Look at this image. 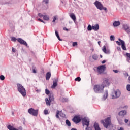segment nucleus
Here are the masks:
<instances>
[{
  "mask_svg": "<svg viewBox=\"0 0 130 130\" xmlns=\"http://www.w3.org/2000/svg\"><path fill=\"white\" fill-rule=\"evenodd\" d=\"M93 90L96 94H101L104 91V88L101 84H95L93 87Z\"/></svg>",
  "mask_w": 130,
  "mask_h": 130,
  "instance_id": "nucleus-1",
  "label": "nucleus"
},
{
  "mask_svg": "<svg viewBox=\"0 0 130 130\" xmlns=\"http://www.w3.org/2000/svg\"><path fill=\"white\" fill-rule=\"evenodd\" d=\"M17 89L18 92L21 94L23 97H26V94L27 92H26V89L24 88L22 85L20 84H17Z\"/></svg>",
  "mask_w": 130,
  "mask_h": 130,
  "instance_id": "nucleus-2",
  "label": "nucleus"
},
{
  "mask_svg": "<svg viewBox=\"0 0 130 130\" xmlns=\"http://www.w3.org/2000/svg\"><path fill=\"white\" fill-rule=\"evenodd\" d=\"M101 123H102L106 128H108V126L111 125V121L110 120V118L108 117L105 120H102L101 121Z\"/></svg>",
  "mask_w": 130,
  "mask_h": 130,
  "instance_id": "nucleus-3",
  "label": "nucleus"
},
{
  "mask_svg": "<svg viewBox=\"0 0 130 130\" xmlns=\"http://www.w3.org/2000/svg\"><path fill=\"white\" fill-rule=\"evenodd\" d=\"M121 95V92L119 90H114L112 95V99H116V98H119Z\"/></svg>",
  "mask_w": 130,
  "mask_h": 130,
  "instance_id": "nucleus-4",
  "label": "nucleus"
},
{
  "mask_svg": "<svg viewBox=\"0 0 130 130\" xmlns=\"http://www.w3.org/2000/svg\"><path fill=\"white\" fill-rule=\"evenodd\" d=\"M28 112L33 116H37L38 115V110H35L32 108L28 110Z\"/></svg>",
  "mask_w": 130,
  "mask_h": 130,
  "instance_id": "nucleus-5",
  "label": "nucleus"
},
{
  "mask_svg": "<svg viewBox=\"0 0 130 130\" xmlns=\"http://www.w3.org/2000/svg\"><path fill=\"white\" fill-rule=\"evenodd\" d=\"M105 69H106V67L105 65H101L98 67V71L99 74H103L104 73V71H105Z\"/></svg>",
  "mask_w": 130,
  "mask_h": 130,
  "instance_id": "nucleus-6",
  "label": "nucleus"
},
{
  "mask_svg": "<svg viewBox=\"0 0 130 130\" xmlns=\"http://www.w3.org/2000/svg\"><path fill=\"white\" fill-rule=\"evenodd\" d=\"M72 120L73 122L77 124L81 122L82 119H81V117H80L79 116H75Z\"/></svg>",
  "mask_w": 130,
  "mask_h": 130,
  "instance_id": "nucleus-7",
  "label": "nucleus"
},
{
  "mask_svg": "<svg viewBox=\"0 0 130 130\" xmlns=\"http://www.w3.org/2000/svg\"><path fill=\"white\" fill-rule=\"evenodd\" d=\"M101 85L103 87V88H105V87L109 86V82H108V79L107 78H104L103 79V82Z\"/></svg>",
  "mask_w": 130,
  "mask_h": 130,
  "instance_id": "nucleus-8",
  "label": "nucleus"
},
{
  "mask_svg": "<svg viewBox=\"0 0 130 130\" xmlns=\"http://www.w3.org/2000/svg\"><path fill=\"white\" fill-rule=\"evenodd\" d=\"M94 5L96 7L97 9L100 10V11H102V8L103 5L101 4V3H100V2L98 1H95L94 2Z\"/></svg>",
  "mask_w": 130,
  "mask_h": 130,
  "instance_id": "nucleus-9",
  "label": "nucleus"
},
{
  "mask_svg": "<svg viewBox=\"0 0 130 130\" xmlns=\"http://www.w3.org/2000/svg\"><path fill=\"white\" fill-rule=\"evenodd\" d=\"M58 82V78H54L53 81V85L51 86V88L52 89H55V88H56L57 86V83Z\"/></svg>",
  "mask_w": 130,
  "mask_h": 130,
  "instance_id": "nucleus-10",
  "label": "nucleus"
},
{
  "mask_svg": "<svg viewBox=\"0 0 130 130\" xmlns=\"http://www.w3.org/2000/svg\"><path fill=\"white\" fill-rule=\"evenodd\" d=\"M122 28L124 29V31H126L127 34L130 33V27L128 24H123L122 25Z\"/></svg>",
  "mask_w": 130,
  "mask_h": 130,
  "instance_id": "nucleus-11",
  "label": "nucleus"
},
{
  "mask_svg": "<svg viewBox=\"0 0 130 130\" xmlns=\"http://www.w3.org/2000/svg\"><path fill=\"white\" fill-rule=\"evenodd\" d=\"M59 115H60L61 117H66V114H63L62 112L57 110L56 112V117L57 118H59Z\"/></svg>",
  "mask_w": 130,
  "mask_h": 130,
  "instance_id": "nucleus-12",
  "label": "nucleus"
},
{
  "mask_svg": "<svg viewBox=\"0 0 130 130\" xmlns=\"http://www.w3.org/2000/svg\"><path fill=\"white\" fill-rule=\"evenodd\" d=\"M118 40L120 41V42H121L122 49H123V50H126V47H125V42L122 40H121L120 38H119Z\"/></svg>",
  "mask_w": 130,
  "mask_h": 130,
  "instance_id": "nucleus-13",
  "label": "nucleus"
},
{
  "mask_svg": "<svg viewBox=\"0 0 130 130\" xmlns=\"http://www.w3.org/2000/svg\"><path fill=\"white\" fill-rule=\"evenodd\" d=\"M17 41L20 44H22L23 45H25V46H28V44H27V42L25 41V40H23L22 38H18Z\"/></svg>",
  "mask_w": 130,
  "mask_h": 130,
  "instance_id": "nucleus-14",
  "label": "nucleus"
},
{
  "mask_svg": "<svg viewBox=\"0 0 130 130\" xmlns=\"http://www.w3.org/2000/svg\"><path fill=\"white\" fill-rule=\"evenodd\" d=\"M126 113H127V112L126 111L122 110L118 113V115H119V116H122V117H123V116L126 115Z\"/></svg>",
  "mask_w": 130,
  "mask_h": 130,
  "instance_id": "nucleus-15",
  "label": "nucleus"
},
{
  "mask_svg": "<svg viewBox=\"0 0 130 130\" xmlns=\"http://www.w3.org/2000/svg\"><path fill=\"white\" fill-rule=\"evenodd\" d=\"M102 50H103V52H104L105 53H106L107 54L110 53V50H107L106 49V47L105 46H104L103 47Z\"/></svg>",
  "mask_w": 130,
  "mask_h": 130,
  "instance_id": "nucleus-16",
  "label": "nucleus"
},
{
  "mask_svg": "<svg viewBox=\"0 0 130 130\" xmlns=\"http://www.w3.org/2000/svg\"><path fill=\"white\" fill-rule=\"evenodd\" d=\"M92 30H94V31H98L99 30V25L96 24L92 26Z\"/></svg>",
  "mask_w": 130,
  "mask_h": 130,
  "instance_id": "nucleus-17",
  "label": "nucleus"
},
{
  "mask_svg": "<svg viewBox=\"0 0 130 130\" xmlns=\"http://www.w3.org/2000/svg\"><path fill=\"white\" fill-rule=\"evenodd\" d=\"M50 77H51V73H50V72H47L46 73V80L48 81L49 79H50Z\"/></svg>",
  "mask_w": 130,
  "mask_h": 130,
  "instance_id": "nucleus-18",
  "label": "nucleus"
},
{
  "mask_svg": "<svg viewBox=\"0 0 130 130\" xmlns=\"http://www.w3.org/2000/svg\"><path fill=\"white\" fill-rule=\"evenodd\" d=\"M113 25L114 27H118V26L120 25V22L114 21V22L113 23Z\"/></svg>",
  "mask_w": 130,
  "mask_h": 130,
  "instance_id": "nucleus-19",
  "label": "nucleus"
},
{
  "mask_svg": "<svg viewBox=\"0 0 130 130\" xmlns=\"http://www.w3.org/2000/svg\"><path fill=\"white\" fill-rule=\"evenodd\" d=\"M94 127L95 130H101L100 127H99V124L97 123H94Z\"/></svg>",
  "mask_w": 130,
  "mask_h": 130,
  "instance_id": "nucleus-20",
  "label": "nucleus"
},
{
  "mask_svg": "<svg viewBox=\"0 0 130 130\" xmlns=\"http://www.w3.org/2000/svg\"><path fill=\"white\" fill-rule=\"evenodd\" d=\"M107 97H108V91L107 90H106L105 94L104 95L103 99L104 100H105L106 99V98H107Z\"/></svg>",
  "mask_w": 130,
  "mask_h": 130,
  "instance_id": "nucleus-21",
  "label": "nucleus"
},
{
  "mask_svg": "<svg viewBox=\"0 0 130 130\" xmlns=\"http://www.w3.org/2000/svg\"><path fill=\"white\" fill-rule=\"evenodd\" d=\"M55 35H56L57 38L58 39V40H59V41H62V40L61 39H60V37H59V35L58 34V32L57 31V30H55Z\"/></svg>",
  "mask_w": 130,
  "mask_h": 130,
  "instance_id": "nucleus-22",
  "label": "nucleus"
},
{
  "mask_svg": "<svg viewBox=\"0 0 130 130\" xmlns=\"http://www.w3.org/2000/svg\"><path fill=\"white\" fill-rule=\"evenodd\" d=\"M7 128L9 130H19L16 128L13 127V126L11 125H8L7 126Z\"/></svg>",
  "mask_w": 130,
  "mask_h": 130,
  "instance_id": "nucleus-23",
  "label": "nucleus"
},
{
  "mask_svg": "<svg viewBox=\"0 0 130 130\" xmlns=\"http://www.w3.org/2000/svg\"><path fill=\"white\" fill-rule=\"evenodd\" d=\"M49 100H50V102L54 101V98H53V94H50L49 95Z\"/></svg>",
  "mask_w": 130,
  "mask_h": 130,
  "instance_id": "nucleus-24",
  "label": "nucleus"
},
{
  "mask_svg": "<svg viewBox=\"0 0 130 130\" xmlns=\"http://www.w3.org/2000/svg\"><path fill=\"white\" fill-rule=\"evenodd\" d=\"M117 121H118L119 124H121V125L122 124V123H123L122 118H119L118 117H117Z\"/></svg>",
  "mask_w": 130,
  "mask_h": 130,
  "instance_id": "nucleus-25",
  "label": "nucleus"
},
{
  "mask_svg": "<svg viewBox=\"0 0 130 130\" xmlns=\"http://www.w3.org/2000/svg\"><path fill=\"white\" fill-rule=\"evenodd\" d=\"M45 102H46V105H47L48 106H50L51 105L50 102H50V100H48V98H46Z\"/></svg>",
  "mask_w": 130,
  "mask_h": 130,
  "instance_id": "nucleus-26",
  "label": "nucleus"
},
{
  "mask_svg": "<svg viewBox=\"0 0 130 130\" xmlns=\"http://www.w3.org/2000/svg\"><path fill=\"white\" fill-rule=\"evenodd\" d=\"M70 17L72 20H73V21H76V15H75V14L72 13L70 14Z\"/></svg>",
  "mask_w": 130,
  "mask_h": 130,
  "instance_id": "nucleus-27",
  "label": "nucleus"
},
{
  "mask_svg": "<svg viewBox=\"0 0 130 130\" xmlns=\"http://www.w3.org/2000/svg\"><path fill=\"white\" fill-rule=\"evenodd\" d=\"M92 58L94 60H97L98 59V55L94 54L92 55Z\"/></svg>",
  "mask_w": 130,
  "mask_h": 130,
  "instance_id": "nucleus-28",
  "label": "nucleus"
},
{
  "mask_svg": "<svg viewBox=\"0 0 130 130\" xmlns=\"http://www.w3.org/2000/svg\"><path fill=\"white\" fill-rule=\"evenodd\" d=\"M60 100L61 102H67V101H68V99L64 98H60Z\"/></svg>",
  "mask_w": 130,
  "mask_h": 130,
  "instance_id": "nucleus-29",
  "label": "nucleus"
},
{
  "mask_svg": "<svg viewBox=\"0 0 130 130\" xmlns=\"http://www.w3.org/2000/svg\"><path fill=\"white\" fill-rule=\"evenodd\" d=\"M126 56H127V61H128V62H129V60H130V53H126Z\"/></svg>",
  "mask_w": 130,
  "mask_h": 130,
  "instance_id": "nucleus-30",
  "label": "nucleus"
},
{
  "mask_svg": "<svg viewBox=\"0 0 130 130\" xmlns=\"http://www.w3.org/2000/svg\"><path fill=\"white\" fill-rule=\"evenodd\" d=\"M43 18L44 20H45V21H49V16L47 15H44Z\"/></svg>",
  "mask_w": 130,
  "mask_h": 130,
  "instance_id": "nucleus-31",
  "label": "nucleus"
},
{
  "mask_svg": "<svg viewBox=\"0 0 130 130\" xmlns=\"http://www.w3.org/2000/svg\"><path fill=\"white\" fill-rule=\"evenodd\" d=\"M57 18H58V16L57 15L54 16L53 17L52 23H55V21L58 19Z\"/></svg>",
  "mask_w": 130,
  "mask_h": 130,
  "instance_id": "nucleus-32",
  "label": "nucleus"
},
{
  "mask_svg": "<svg viewBox=\"0 0 130 130\" xmlns=\"http://www.w3.org/2000/svg\"><path fill=\"white\" fill-rule=\"evenodd\" d=\"M92 29H93V26H91V25H88L87 27V30L88 31H92Z\"/></svg>",
  "mask_w": 130,
  "mask_h": 130,
  "instance_id": "nucleus-33",
  "label": "nucleus"
},
{
  "mask_svg": "<svg viewBox=\"0 0 130 130\" xmlns=\"http://www.w3.org/2000/svg\"><path fill=\"white\" fill-rule=\"evenodd\" d=\"M66 124L68 126H71V122L69 120H66Z\"/></svg>",
  "mask_w": 130,
  "mask_h": 130,
  "instance_id": "nucleus-34",
  "label": "nucleus"
},
{
  "mask_svg": "<svg viewBox=\"0 0 130 130\" xmlns=\"http://www.w3.org/2000/svg\"><path fill=\"white\" fill-rule=\"evenodd\" d=\"M110 39L111 41H114L115 38H114V36L111 35L110 37Z\"/></svg>",
  "mask_w": 130,
  "mask_h": 130,
  "instance_id": "nucleus-35",
  "label": "nucleus"
},
{
  "mask_svg": "<svg viewBox=\"0 0 130 130\" xmlns=\"http://www.w3.org/2000/svg\"><path fill=\"white\" fill-rule=\"evenodd\" d=\"M75 81H76L77 82H80L81 81V77H78L76 78L75 79Z\"/></svg>",
  "mask_w": 130,
  "mask_h": 130,
  "instance_id": "nucleus-36",
  "label": "nucleus"
},
{
  "mask_svg": "<svg viewBox=\"0 0 130 130\" xmlns=\"http://www.w3.org/2000/svg\"><path fill=\"white\" fill-rule=\"evenodd\" d=\"M11 40H12V41H13L14 42H16V41H17V40H18V39H17V38H16L15 37H12L11 38Z\"/></svg>",
  "mask_w": 130,
  "mask_h": 130,
  "instance_id": "nucleus-37",
  "label": "nucleus"
},
{
  "mask_svg": "<svg viewBox=\"0 0 130 130\" xmlns=\"http://www.w3.org/2000/svg\"><path fill=\"white\" fill-rule=\"evenodd\" d=\"M50 93V91L48 89H45V93L47 95H49Z\"/></svg>",
  "mask_w": 130,
  "mask_h": 130,
  "instance_id": "nucleus-38",
  "label": "nucleus"
},
{
  "mask_svg": "<svg viewBox=\"0 0 130 130\" xmlns=\"http://www.w3.org/2000/svg\"><path fill=\"white\" fill-rule=\"evenodd\" d=\"M0 80L4 81V80H5V76L4 75L0 76Z\"/></svg>",
  "mask_w": 130,
  "mask_h": 130,
  "instance_id": "nucleus-39",
  "label": "nucleus"
},
{
  "mask_svg": "<svg viewBox=\"0 0 130 130\" xmlns=\"http://www.w3.org/2000/svg\"><path fill=\"white\" fill-rule=\"evenodd\" d=\"M44 114H45V115H47V114H48V110L45 109L44 111Z\"/></svg>",
  "mask_w": 130,
  "mask_h": 130,
  "instance_id": "nucleus-40",
  "label": "nucleus"
},
{
  "mask_svg": "<svg viewBox=\"0 0 130 130\" xmlns=\"http://www.w3.org/2000/svg\"><path fill=\"white\" fill-rule=\"evenodd\" d=\"M126 89H127V91L130 92V85L129 84L127 85Z\"/></svg>",
  "mask_w": 130,
  "mask_h": 130,
  "instance_id": "nucleus-41",
  "label": "nucleus"
},
{
  "mask_svg": "<svg viewBox=\"0 0 130 130\" xmlns=\"http://www.w3.org/2000/svg\"><path fill=\"white\" fill-rule=\"evenodd\" d=\"M38 17H40V18H43L44 15L41 14V13L38 14Z\"/></svg>",
  "mask_w": 130,
  "mask_h": 130,
  "instance_id": "nucleus-42",
  "label": "nucleus"
},
{
  "mask_svg": "<svg viewBox=\"0 0 130 130\" xmlns=\"http://www.w3.org/2000/svg\"><path fill=\"white\" fill-rule=\"evenodd\" d=\"M78 45V43L77 42H74L73 43L72 45L73 47L76 46Z\"/></svg>",
  "mask_w": 130,
  "mask_h": 130,
  "instance_id": "nucleus-43",
  "label": "nucleus"
},
{
  "mask_svg": "<svg viewBox=\"0 0 130 130\" xmlns=\"http://www.w3.org/2000/svg\"><path fill=\"white\" fill-rule=\"evenodd\" d=\"M43 2L45 4H48V3H49V0H43Z\"/></svg>",
  "mask_w": 130,
  "mask_h": 130,
  "instance_id": "nucleus-44",
  "label": "nucleus"
},
{
  "mask_svg": "<svg viewBox=\"0 0 130 130\" xmlns=\"http://www.w3.org/2000/svg\"><path fill=\"white\" fill-rule=\"evenodd\" d=\"M116 43L117 44H118V45H119V46L121 45V42H119V41H116Z\"/></svg>",
  "mask_w": 130,
  "mask_h": 130,
  "instance_id": "nucleus-45",
  "label": "nucleus"
},
{
  "mask_svg": "<svg viewBox=\"0 0 130 130\" xmlns=\"http://www.w3.org/2000/svg\"><path fill=\"white\" fill-rule=\"evenodd\" d=\"M38 21H40V22H41V23H43L44 24H45V22H44V21H43L42 19L40 18L38 19Z\"/></svg>",
  "mask_w": 130,
  "mask_h": 130,
  "instance_id": "nucleus-46",
  "label": "nucleus"
},
{
  "mask_svg": "<svg viewBox=\"0 0 130 130\" xmlns=\"http://www.w3.org/2000/svg\"><path fill=\"white\" fill-rule=\"evenodd\" d=\"M117 50H118L119 51H121V48H120V47H117Z\"/></svg>",
  "mask_w": 130,
  "mask_h": 130,
  "instance_id": "nucleus-47",
  "label": "nucleus"
},
{
  "mask_svg": "<svg viewBox=\"0 0 130 130\" xmlns=\"http://www.w3.org/2000/svg\"><path fill=\"white\" fill-rule=\"evenodd\" d=\"M113 72H114V73H115V74H117V73H118V70H113Z\"/></svg>",
  "mask_w": 130,
  "mask_h": 130,
  "instance_id": "nucleus-48",
  "label": "nucleus"
},
{
  "mask_svg": "<svg viewBox=\"0 0 130 130\" xmlns=\"http://www.w3.org/2000/svg\"><path fill=\"white\" fill-rule=\"evenodd\" d=\"M124 122H125V123H127L128 122V119H125L124 120Z\"/></svg>",
  "mask_w": 130,
  "mask_h": 130,
  "instance_id": "nucleus-49",
  "label": "nucleus"
},
{
  "mask_svg": "<svg viewBox=\"0 0 130 130\" xmlns=\"http://www.w3.org/2000/svg\"><path fill=\"white\" fill-rule=\"evenodd\" d=\"M12 52H16V50H15L14 47L12 48Z\"/></svg>",
  "mask_w": 130,
  "mask_h": 130,
  "instance_id": "nucleus-50",
  "label": "nucleus"
},
{
  "mask_svg": "<svg viewBox=\"0 0 130 130\" xmlns=\"http://www.w3.org/2000/svg\"><path fill=\"white\" fill-rule=\"evenodd\" d=\"M63 30H64V31H69V29L67 28V27H64L63 28Z\"/></svg>",
  "mask_w": 130,
  "mask_h": 130,
  "instance_id": "nucleus-51",
  "label": "nucleus"
},
{
  "mask_svg": "<svg viewBox=\"0 0 130 130\" xmlns=\"http://www.w3.org/2000/svg\"><path fill=\"white\" fill-rule=\"evenodd\" d=\"M124 109H127L128 108V106H125L123 107Z\"/></svg>",
  "mask_w": 130,
  "mask_h": 130,
  "instance_id": "nucleus-52",
  "label": "nucleus"
},
{
  "mask_svg": "<svg viewBox=\"0 0 130 130\" xmlns=\"http://www.w3.org/2000/svg\"><path fill=\"white\" fill-rule=\"evenodd\" d=\"M106 62V61L105 60H104L102 61V64H104Z\"/></svg>",
  "mask_w": 130,
  "mask_h": 130,
  "instance_id": "nucleus-53",
  "label": "nucleus"
},
{
  "mask_svg": "<svg viewBox=\"0 0 130 130\" xmlns=\"http://www.w3.org/2000/svg\"><path fill=\"white\" fill-rule=\"evenodd\" d=\"M102 10H104V11H106V10H107V8H106V7H102Z\"/></svg>",
  "mask_w": 130,
  "mask_h": 130,
  "instance_id": "nucleus-54",
  "label": "nucleus"
},
{
  "mask_svg": "<svg viewBox=\"0 0 130 130\" xmlns=\"http://www.w3.org/2000/svg\"><path fill=\"white\" fill-rule=\"evenodd\" d=\"M32 72H33L34 74H36V73H37L36 70L35 69H33Z\"/></svg>",
  "mask_w": 130,
  "mask_h": 130,
  "instance_id": "nucleus-55",
  "label": "nucleus"
},
{
  "mask_svg": "<svg viewBox=\"0 0 130 130\" xmlns=\"http://www.w3.org/2000/svg\"><path fill=\"white\" fill-rule=\"evenodd\" d=\"M118 130H124V129L122 127H120V128H119Z\"/></svg>",
  "mask_w": 130,
  "mask_h": 130,
  "instance_id": "nucleus-56",
  "label": "nucleus"
},
{
  "mask_svg": "<svg viewBox=\"0 0 130 130\" xmlns=\"http://www.w3.org/2000/svg\"><path fill=\"white\" fill-rule=\"evenodd\" d=\"M36 92H37V93H39V92H40V90H36Z\"/></svg>",
  "mask_w": 130,
  "mask_h": 130,
  "instance_id": "nucleus-57",
  "label": "nucleus"
},
{
  "mask_svg": "<svg viewBox=\"0 0 130 130\" xmlns=\"http://www.w3.org/2000/svg\"><path fill=\"white\" fill-rule=\"evenodd\" d=\"M100 43H101V41H98V44H99V45H100Z\"/></svg>",
  "mask_w": 130,
  "mask_h": 130,
  "instance_id": "nucleus-58",
  "label": "nucleus"
},
{
  "mask_svg": "<svg viewBox=\"0 0 130 130\" xmlns=\"http://www.w3.org/2000/svg\"><path fill=\"white\" fill-rule=\"evenodd\" d=\"M128 126H130V121L128 122V123L127 124Z\"/></svg>",
  "mask_w": 130,
  "mask_h": 130,
  "instance_id": "nucleus-59",
  "label": "nucleus"
},
{
  "mask_svg": "<svg viewBox=\"0 0 130 130\" xmlns=\"http://www.w3.org/2000/svg\"><path fill=\"white\" fill-rule=\"evenodd\" d=\"M71 130H77V129L72 128Z\"/></svg>",
  "mask_w": 130,
  "mask_h": 130,
  "instance_id": "nucleus-60",
  "label": "nucleus"
},
{
  "mask_svg": "<svg viewBox=\"0 0 130 130\" xmlns=\"http://www.w3.org/2000/svg\"><path fill=\"white\" fill-rule=\"evenodd\" d=\"M91 50H92V51H94V49L93 48H91Z\"/></svg>",
  "mask_w": 130,
  "mask_h": 130,
  "instance_id": "nucleus-61",
  "label": "nucleus"
},
{
  "mask_svg": "<svg viewBox=\"0 0 130 130\" xmlns=\"http://www.w3.org/2000/svg\"><path fill=\"white\" fill-rule=\"evenodd\" d=\"M100 57H101V58H102V57H103V56H102V55H100Z\"/></svg>",
  "mask_w": 130,
  "mask_h": 130,
  "instance_id": "nucleus-62",
  "label": "nucleus"
},
{
  "mask_svg": "<svg viewBox=\"0 0 130 130\" xmlns=\"http://www.w3.org/2000/svg\"><path fill=\"white\" fill-rule=\"evenodd\" d=\"M14 115V112H12V115Z\"/></svg>",
  "mask_w": 130,
  "mask_h": 130,
  "instance_id": "nucleus-63",
  "label": "nucleus"
},
{
  "mask_svg": "<svg viewBox=\"0 0 130 130\" xmlns=\"http://www.w3.org/2000/svg\"><path fill=\"white\" fill-rule=\"evenodd\" d=\"M128 80L130 81V76H129V77H128Z\"/></svg>",
  "mask_w": 130,
  "mask_h": 130,
  "instance_id": "nucleus-64",
  "label": "nucleus"
}]
</instances>
